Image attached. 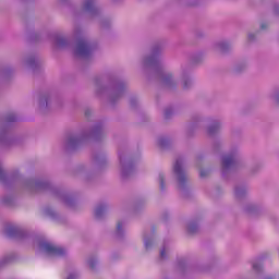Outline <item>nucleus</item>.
<instances>
[{"label": "nucleus", "mask_w": 279, "mask_h": 279, "mask_svg": "<svg viewBox=\"0 0 279 279\" xmlns=\"http://www.w3.org/2000/svg\"><path fill=\"white\" fill-rule=\"evenodd\" d=\"M41 247L47 254H50L51 256H64V254H66V251L63 247L56 246L50 242L41 243Z\"/></svg>", "instance_id": "f257e3e1"}, {"label": "nucleus", "mask_w": 279, "mask_h": 279, "mask_svg": "<svg viewBox=\"0 0 279 279\" xmlns=\"http://www.w3.org/2000/svg\"><path fill=\"white\" fill-rule=\"evenodd\" d=\"M89 54H90V46H88V44L84 39L78 40L77 47H76V56L84 57Z\"/></svg>", "instance_id": "f03ea898"}, {"label": "nucleus", "mask_w": 279, "mask_h": 279, "mask_svg": "<svg viewBox=\"0 0 279 279\" xmlns=\"http://www.w3.org/2000/svg\"><path fill=\"white\" fill-rule=\"evenodd\" d=\"M173 169L175 175L179 178L180 184H184L186 182V174H184V170H182V160L178 159Z\"/></svg>", "instance_id": "7ed1b4c3"}, {"label": "nucleus", "mask_w": 279, "mask_h": 279, "mask_svg": "<svg viewBox=\"0 0 279 279\" xmlns=\"http://www.w3.org/2000/svg\"><path fill=\"white\" fill-rule=\"evenodd\" d=\"M234 165V156L233 155H227L222 158V168L223 169H230Z\"/></svg>", "instance_id": "20e7f679"}, {"label": "nucleus", "mask_w": 279, "mask_h": 279, "mask_svg": "<svg viewBox=\"0 0 279 279\" xmlns=\"http://www.w3.org/2000/svg\"><path fill=\"white\" fill-rule=\"evenodd\" d=\"M85 10H93V0L85 1Z\"/></svg>", "instance_id": "39448f33"}, {"label": "nucleus", "mask_w": 279, "mask_h": 279, "mask_svg": "<svg viewBox=\"0 0 279 279\" xmlns=\"http://www.w3.org/2000/svg\"><path fill=\"white\" fill-rule=\"evenodd\" d=\"M159 182H160V189L161 191H165V177L160 175L159 177Z\"/></svg>", "instance_id": "423d86ee"}, {"label": "nucleus", "mask_w": 279, "mask_h": 279, "mask_svg": "<svg viewBox=\"0 0 279 279\" xmlns=\"http://www.w3.org/2000/svg\"><path fill=\"white\" fill-rule=\"evenodd\" d=\"M19 232V229L16 227H12L9 229V234L12 236V234H16Z\"/></svg>", "instance_id": "0eeeda50"}, {"label": "nucleus", "mask_w": 279, "mask_h": 279, "mask_svg": "<svg viewBox=\"0 0 279 279\" xmlns=\"http://www.w3.org/2000/svg\"><path fill=\"white\" fill-rule=\"evenodd\" d=\"M104 213V207H97L96 217H99Z\"/></svg>", "instance_id": "6e6552de"}, {"label": "nucleus", "mask_w": 279, "mask_h": 279, "mask_svg": "<svg viewBox=\"0 0 279 279\" xmlns=\"http://www.w3.org/2000/svg\"><path fill=\"white\" fill-rule=\"evenodd\" d=\"M260 267H262L260 264H253V269L255 271H259Z\"/></svg>", "instance_id": "1a4fd4ad"}, {"label": "nucleus", "mask_w": 279, "mask_h": 279, "mask_svg": "<svg viewBox=\"0 0 279 279\" xmlns=\"http://www.w3.org/2000/svg\"><path fill=\"white\" fill-rule=\"evenodd\" d=\"M208 132H209V134H215V132H216L215 126H210V128L208 129Z\"/></svg>", "instance_id": "9d476101"}, {"label": "nucleus", "mask_w": 279, "mask_h": 279, "mask_svg": "<svg viewBox=\"0 0 279 279\" xmlns=\"http://www.w3.org/2000/svg\"><path fill=\"white\" fill-rule=\"evenodd\" d=\"M89 267L90 269H95V262L93 259L89 260Z\"/></svg>", "instance_id": "9b49d317"}, {"label": "nucleus", "mask_w": 279, "mask_h": 279, "mask_svg": "<svg viewBox=\"0 0 279 279\" xmlns=\"http://www.w3.org/2000/svg\"><path fill=\"white\" fill-rule=\"evenodd\" d=\"M121 228H123V223L122 222H118V226H117L118 232L121 231Z\"/></svg>", "instance_id": "f8f14e48"}, {"label": "nucleus", "mask_w": 279, "mask_h": 279, "mask_svg": "<svg viewBox=\"0 0 279 279\" xmlns=\"http://www.w3.org/2000/svg\"><path fill=\"white\" fill-rule=\"evenodd\" d=\"M165 255H166V251H165V248H163V250H161V252H160V257H161V258H165Z\"/></svg>", "instance_id": "ddd939ff"}, {"label": "nucleus", "mask_w": 279, "mask_h": 279, "mask_svg": "<svg viewBox=\"0 0 279 279\" xmlns=\"http://www.w3.org/2000/svg\"><path fill=\"white\" fill-rule=\"evenodd\" d=\"M201 178H206V171L204 170L201 171Z\"/></svg>", "instance_id": "4468645a"}, {"label": "nucleus", "mask_w": 279, "mask_h": 279, "mask_svg": "<svg viewBox=\"0 0 279 279\" xmlns=\"http://www.w3.org/2000/svg\"><path fill=\"white\" fill-rule=\"evenodd\" d=\"M187 86H189V81H185L183 84V88H187Z\"/></svg>", "instance_id": "2eb2a0df"}, {"label": "nucleus", "mask_w": 279, "mask_h": 279, "mask_svg": "<svg viewBox=\"0 0 279 279\" xmlns=\"http://www.w3.org/2000/svg\"><path fill=\"white\" fill-rule=\"evenodd\" d=\"M267 28V24H262V29H266Z\"/></svg>", "instance_id": "dca6fc26"}, {"label": "nucleus", "mask_w": 279, "mask_h": 279, "mask_svg": "<svg viewBox=\"0 0 279 279\" xmlns=\"http://www.w3.org/2000/svg\"><path fill=\"white\" fill-rule=\"evenodd\" d=\"M145 247L147 250V247H149V242H145Z\"/></svg>", "instance_id": "f3484780"}, {"label": "nucleus", "mask_w": 279, "mask_h": 279, "mask_svg": "<svg viewBox=\"0 0 279 279\" xmlns=\"http://www.w3.org/2000/svg\"><path fill=\"white\" fill-rule=\"evenodd\" d=\"M165 80L166 82H169V80H171V76H167Z\"/></svg>", "instance_id": "a211bd4d"}, {"label": "nucleus", "mask_w": 279, "mask_h": 279, "mask_svg": "<svg viewBox=\"0 0 279 279\" xmlns=\"http://www.w3.org/2000/svg\"><path fill=\"white\" fill-rule=\"evenodd\" d=\"M250 40L254 38V35H248Z\"/></svg>", "instance_id": "6ab92c4d"}, {"label": "nucleus", "mask_w": 279, "mask_h": 279, "mask_svg": "<svg viewBox=\"0 0 279 279\" xmlns=\"http://www.w3.org/2000/svg\"><path fill=\"white\" fill-rule=\"evenodd\" d=\"M9 121H14V119H9Z\"/></svg>", "instance_id": "aec40b11"}]
</instances>
